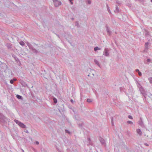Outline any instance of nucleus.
Returning a JSON list of instances; mask_svg holds the SVG:
<instances>
[{"mask_svg": "<svg viewBox=\"0 0 152 152\" xmlns=\"http://www.w3.org/2000/svg\"><path fill=\"white\" fill-rule=\"evenodd\" d=\"M8 120L7 117L5 116L1 113H0V123H4Z\"/></svg>", "mask_w": 152, "mask_h": 152, "instance_id": "f257e3e1", "label": "nucleus"}, {"mask_svg": "<svg viewBox=\"0 0 152 152\" xmlns=\"http://www.w3.org/2000/svg\"><path fill=\"white\" fill-rule=\"evenodd\" d=\"M54 5L56 7H58L61 4V2L57 0H53Z\"/></svg>", "mask_w": 152, "mask_h": 152, "instance_id": "f03ea898", "label": "nucleus"}, {"mask_svg": "<svg viewBox=\"0 0 152 152\" xmlns=\"http://www.w3.org/2000/svg\"><path fill=\"white\" fill-rule=\"evenodd\" d=\"M137 86L139 89V90L140 91L141 93L144 95L145 94V91L142 86L140 83H138V85H137Z\"/></svg>", "mask_w": 152, "mask_h": 152, "instance_id": "7ed1b4c3", "label": "nucleus"}, {"mask_svg": "<svg viewBox=\"0 0 152 152\" xmlns=\"http://www.w3.org/2000/svg\"><path fill=\"white\" fill-rule=\"evenodd\" d=\"M109 50L107 48H105L103 52V55L106 56H109Z\"/></svg>", "mask_w": 152, "mask_h": 152, "instance_id": "20e7f679", "label": "nucleus"}, {"mask_svg": "<svg viewBox=\"0 0 152 152\" xmlns=\"http://www.w3.org/2000/svg\"><path fill=\"white\" fill-rule=\"evenodd\" d=\"M87 145L88 146L90 145L91 146H93V143L89 137H88L87 138Z\"/></svg>", "mask_w": 152, "mask_h": 152, "instance_id": "39448f33", "label": "nucleus"}, {"mask_svg": "<svg viewBox=\"0 0 152 152\" xmlns=\"http://www.w3.org/2000/svg\"><path fill=\"white\" fill-rule=\"evenodd\" d=\"M99 140L102 145H105V141L103 138L100 137H99Z\"/></svg>", "mask_w": 152, "mask_h": 152, "instance_id": "423d86ee", "label": "nucleus"}, {"mask_svg": "<svg viewBox=\"0 0 152 152\" xmlns=\"http://www.w3.org/2000/svg\"><path fill=\"white\" fill-rule=\"evenodd\" d=\"M105 27L106 29V31L107 33V34L109 36L110 35L112 32L110 30L108 26L107 25H106L105 26Z\"/></svg>", "mask_w": 152, "mask_h": 152, "instance_id": "0eeeda50", "label": "nucleus"}, {"mask_svg": "<svg viewBox=\"0 0 152 152\" xmlns=\"http://www.w3.org/2000/svg\"><path fill=\"white\" fill-rule=\"evenodd\" d=\"M12 57L15 58V61H16V62L18 63L21 64L20 60H19L18 58L16 57V56L14 54H13L12 55Z\"/></svg>", "mask_w": 152, "mask_h": 152, "instance_id": "6e6552de", "label": "nucleus"}, {"mask_svg": "<svg viewBox=\"0 0 152 152\" xmlns=\"http://www.w3.org/2000/svg\"><path fill=\"white\" fill-rule=\"evenodd\" d=\"M140 120L139 122V124L142 127H144V125L141 118H140Z\"/></svg>", "mask_w": 152, "mask_h": 152, "instance_id": "1a4fd4ad", "label": "nucleus"}, {"mask_svg": "<svg viewBox=\"0 0 152 152\" xmlns=\"http://www.w3.org/2000/svg\"><path fill=\"white\" fill-rule=\"evenodd\" d=\"M21 84L22 85V86L24 87H26L27 86V85L26 83L23 81H21L20 82Z\"/></svg>", "mask_w": 152, "mask_h": 152, "instance_id": "9d476101", "label": "nucleus"}, {"mask_svg": "<svg viewBox=\"0 0 152 152\" xmlns=\"http://www.w3.org/2000/svg\"><path fill=\"white\" fill-rule=\"evenodd\" d=\"M136 131L137 134L140 136H141L142 134V132L140 129H136Z\"/></svg>", "mask_w": 152, "mask_h": 152, "instance_id": "9b49d317", "label": "nucleus"}, {"mask_svg": "<svg viewBox=\"0 0 152 152\" xmlns=\"http://www.w3.org/2000/svg\"><path fill=\"white\" fill-rule=\"evenodd\" d=\"M7 66L5 64L3 63L2 64V65H1V66L0 67L1 68L5 69L7 68Z\"/></svg>", "mask_w": 152, "mask_h": 152, "instance_id": "f8f14e48", "label": "nucleus"}, {"mask_svg": "<svg viewBox=\"0 0 152 152\" xmlns=\"http://www.w3.org/2000/svg\"><path fill=\"white\" fill-rule=\"evenodd\" d=\"M17 81V79L15 78H13V79L11 80H10V83L12 84H13L14 81Z\"/></svg>", "mask_w": 152, "mask_h": 152, "instance_id": "ddd939ff", "label": "nucleus"}, {"mask_svg": "<svg viewBox=\"0 0 152 152\" xmlns=\"http://www.w3.org/2000/svg\"><path fill=\"white\" fill-rule=\"evenodd\" d=\"M114 12L116 13H118L119 12V9L118 7L116 5L115 10H114Z\"/></svg>", "mask_w": 152, "mask_h": 152, "instance_id": "4468645a", "label": "nucleus"}, {"mask_svg": "<svg viewBox=\"0 0 152 152\" xmlns=\"http://www.w3.org/2000/svg\"><path fill=\"white\" fill-rule=\"evenodd\" d=\"M6 46L8 49H11L12 48V45L10 43H7Z\"/></svg>", "mask_w": 152, "mask_h": 152, "instance_id": "2eb2a0df", "label": "nucleus"}, {"mask_svg": "<svg viewBox=\"0 0 152 152\" xmlns=\"http://www.w3.org/2000/svg\"><path fill=\"white\" fill-rule=\"evenodd\" d=\"M21 127L23 128H26V126L24 125L23 123H22L19 125Z\"/></svg>", "mask_w": 152, "mask_h": 152, "instance_id": "dca6fc26", "label": "nucleus"}, {"mask_svg": "<svg viewBox=\"0 0 152 152\" xmlns=\"http://www.w3.org/2000/svg\"><path fill=\"white\" fill-rule=\"evenodd\" d=\"M149 44V43L148 42H146L145 44V49L147 50L148 49V45Z\"/></svg>", "mask_w": 152, "mask_h": 152, "instance_id": "f3484780", "label": "nucleus"}, {"mask_svg": "<svg viewBox=\"0 0 152 152\" xmlns=\"http://www.w3.org/2000/svg\"><path fill=\"white\" fill-rule=\"evenodd\" d=\"M31 50L34 53H35L36 54L39 53V52L36 50L34 48Z\"/></svg>", "mask_w": 152, "mask_h": 152, "instance_id": "a211bd4d", "label": "nucleus"}, {"mask_svg": "<svg viewBox=\"0 0 152 152\" xmlns=\"http://www.w3.org/2000/svg\"><path fill=\"white\" fill-rule=\"evenodd\" d=\"M16 97L18 99H20L22 100H23V97L19 95H18V94L16 96Z\"/></svg>", "mask_w": 152, "mask_h": 152, "instance_id": "6ab92c4d", "label": "nucleus"}, {"mask_svg": "<svg viewBox=\"0 0 152 152\" xmlns=\"http://www.w3.org/2000/svg\"><path fill=\"white\" fill-rule=\"evenodd\" d=\"M145 34L146 36H148L150 35V33L148 31H147L146 30H145Z\"/></svg>", "mask_w": 152, "mask_h": 152, "instance_id": "aec40b11", "label": "nucleus"}, {"mask_svg": "<svg viewBox=\"0 0 152 152\" xmlns=\"http://www.w3.org/2000/svg\"><path fill=\"white\" fill-rule=\"evenodd\" d=\"M94 61L95 63L96 64H97L99 67H100V65L99 63V62L97 60H94Z\"/></svg>", "mask_w": 152, "mask_h": 152, "instance_id": "412c9836", "label": "nucleus"}, {"mask_svg": "<svg viewBox=\"0 0 152 152\" xmlns=\"http://www.w3.org/2000/svg\"><path fill=\"white\" fill-rule=\"evenodd\" d=\"M14 121L17 124H18L19 125L21 123V122H20L19 121H18V120L15 119L14 120Z\"/></svg>", "mask_w": 152, "mask_h": 152, "instance_id": "4be33fe9", "label": "nucleus"}, {"mask_svg": "<svg viewBox=\"0 0 152 152\" xmlns=\"http://www.w3.org/2000/svg\"><path fill=\"white\" fill-rule=\"evenodd\" d=\"M100 49H100L99 48H98L97 46L96 47L94 48V50L95 51H96L97 50H100Z\"/></svg>", "mask_w": 152, "mask_h": 152, "instance_id": "5701e85b", "label": "nucleus"}, {"mask_svg": "<svg viewBox=\"0 0 152 152\" xmlns=\"http://www.w3.org/2000/svg\"><path fill=\"white\" fill-rule=\"evenodd\" d=\"M53 102L55 104H56L57 102V99L56 98H53Z\"/></svg>", "mask_w": 152, "mask_h": 152, "instance_id": "b1692460", "label": "nucleus"}, {"mask_svg": "<svg viewBox=\"0 0 152 152\" xmlns=\"http://www.w3.org/2000/svg\"><path fill=\"white\" fill-rule=\"evenodd\" d=\"M79 126L80 127H82L84 125V124L83 123H79L78 124Z\"/></svg>", "mask_w": 152, "mask_h": 152, "instance_id": "393cba45", "label": "nucleus"}, {"mask_svg": "<svg viewBox=\"0 0 152 152\" xmlns=\"http://www.w3.org/2000/svg\"><path fill=\"white\" fill-rule=\"evenodd\" d=\"M28 47L31 50H32L34 48V47H33V46L31 44L29 45Z\"/></svg>", "mask_w": 152, "mask_h": 152, "instance_id": "a878e982", "label": "nucleus"}, {"mask_svg": "<svg viewBox=\"0 0 152 152\" xmlns=\"http://www.w3.org/2000/svg\"><path fill=\"white\" fill-rule=\"evenodd\" d=\"M148 80L150 83L152 84V77H149L148 79Z\"/></svg>", "mask_w": 152, "mask_h": 152, "instance_id": "bb28decb", "label": "nucleus"}, {"mask_svg": "<svg viewBox=\"0 0 152 152\" xmlns=\"http://www.w3.org/2000/svg\"><path fill=\"white\" fill-rule=\"evenodd\" d=\"M106 6H107V10L109 12V13H110V11L109 9L108 5L107 4Z\"/></svg>", "mask_w": 152, "mask_h": 152, "instance_id": "cd10ccee", "label": "nucleus"}, {"mask_svg": "<svg viewBox=\"0 0 152 152\" xmlns=\"http://www.w3.org/2000/svg\"><path fill=\"white\" fill-rule=\"evenodd\" d=\"M19 43L22 46H23L25 45L24 42L22 41H20Z\"/></svg>", "mask_w": 152, "mask_h": 152, "instance_id": "c85d7f7f", "label": "nucleus"}, {"mask_svg": "<svg viewBox=\"0 0 152 152\" xmlns=\"http://www.w3.org/2000/svg\"><path fill=\"white\" fill-rule=\"evenodd\" d=\"M127 123L128 124H131L132 125L133 124V123L131 121H128L127 122Z\"/></svg>", "mask_w": 152, "mask_h": 152, "instance_id": "c756f323", "label": "nucleus"}, {"mask_svg": "<svg viewBox=\"0 0 152 152\" xmlns=\"http://www.w3.org/2000/svg\"><path fill=\"white\" fill-rule=\"evenodd\" d=\"M87 101L89 103L91 102H92V100L89 99H88L87 100Z\"/></svg>", "mask_w": 152, "mask_h": 152, "instance_id": "7c9ffc66", "label": "nucleus"}, {"mask_svg": "<svg viewBox=\"0 0 152 152\" xmlns=\"http://www.w3.org/2000/svg\"><path fill=\"white\" fill-rule=\"evenodd\" d=\"M79 25V23L77 21H76L75 23V26H78Z\"/></svg>", "mask_w": 152, "mask_h": 152, "instance_id": "2f4dec72", "label": "nucleus"}, {"mask_svg": "<svg viewBox=\"0 0 152 152\" xmlns=\"http://www.w3.org/2000/svg\"><path fill=\"white\" fill-rule=\"evenodd\" d=\"M65 132L66 133H68L69 134H70V132L69 131H68V130L66 129V130H65Z\"/></svg>", "mask_w": 152, "mask_h": 152, "instance_id": "473e14b6", "label": "nucleus"}, {"mask_svg": "<svg viewBox=\"0 0 152 152\" xmlns=\"http://www.w3.org/2000/svg\"><path fill=\"white\" fill-rule=\"evenodd\" d=\"M88 3V4H90L91 3V1L90 0H87V1Z\"/></svg>", "mask_w": 152, "mask_h": 152, "instance_id": "72a5a7b5", "label": "nucleus"}, {"mask_svg": "<svg viewBox=\"0 0 152 152\" xmlns=\"http://www.w3.org/2000/svg\"><path fill=\"white\" fill-rule=\"evenodd\" d=\"M128 117L130 119H133L132 117L130 115H128Z\"/></svg>", "mask_w": 152, "mask_h": 152, "instance_id": "f704fd0d", "label": "nucleus"}, {"mask_svg": "<svg viewBox=\"0 0 152 152\" xmlns=\"http://www.w3.org/2000/svg\"><path fill=\"white\" fill-rule=\"evenodd\" d=\"M138 74L140 76H141L142 75V73L140 71L138 72Z\"/></svg>", "mask_w": 152, "mask_h": 152, "instance_id": "c9c22d12", "label": "nucleus"}, {"mask_svg": "<svg viewBox=\"0 0 152 152\" xmlns=\"http://www.w3.org/2000/svg\"><path fill=\"white\" fill-rule=\"evenodd\" d=\"M69 0L70 2V3L71 4H73V2L72 1L73 0Z\"/></svg>", "mask_w": 152, "mask_h": 152, "instance_id": "e433bc0d", "label": "nucleus"}, {"mask_svg": "<svg viewBox=\"0 0 152 152\" xmlns=\"http://www.w3.org/2000/svg\"><path fill=\"white\" fill-rule=\"evenodd\" d=\"M111 121H112V125H113V118L112 117L111 118Z\"/></svg>", "mask_w": 152, "mask_h": 152, "instance_id": "4c0bfd02", "label": "nucleus"}, {"mask_svg": "<svg viewBox=\"0 0 152 152\" xmlns=\"http://www.w3.org/2000/svg\"><path fill=\"white\" fill-rule=\"evenodd\" d=\"M147 61L148 62H150L151 61V60L149 59H148L147 60Z\"/></svg>", "mask_w": 152, "mask_h": 152, "instance_id": "58836bf2", "label": "nucleus"}, {"mask_svg": "<svg viewBox=\"0 0 152 152\" xmlns=\"http://www.w3.org/2000/svg\"><path fill=\"white\" fill-rule=\"evenodd\" d=\"M24 132H26V133H29V132H28V130L27 129H26L25 131H24Z\"/></svg>", "mask_w": 152, "mask_h": 152, "instance_id": "ea45409f", "label": "nucleus"}, {"mask_svg": "<svg viewBox=\"0 0 152 152\" xmlns=\"http://www.w3.org/2000/svg\"><path fill=\"white\" fill-rule=\"evenodd\" d=\"M144 145H146V146H148V145H149L147 143H145V144H144Z\"/></svg>", "mask_w": 152, "mask_h": 152, "instance_id": "a19ab883", "label": "nucleus"}, {"mask_svg": "<svg viewBox=\"0 0 152 152\" xmlns=\"http://www.w3.org/2000/svg\"><path fill=\"white\" fill-rule=\"evenodd\" d=\"M139 71H139V70L138 69H136V72H139Z\"/></svg>", "mask_w": 152, "mask_h": 152, "instance_id": "79ce46f5", "label": "nucleus"}, {"mask_svg": "<svg viewBox=\"0 0 152 152\" xmlns=\"http://www.w3.org/2000/svg\"><path fill=\"white\" fill-rule=\"evenodd\" d=\"M3 63L0 61V66H1V65Z\"/></svg>", "mask_w": 152, "mask_h": 152, "instance_id": "37998d69", "label": "nucleus"}, {"mask_svg": "<svg viewBox=\"0 0 152 152\" xmlns=\"http://www.w3.org/2000/svg\"><path fill=\"white\" fill-rule=\"evenodd\" d=\"M70 101L71 102H72V103H73L74 102V101H73V100L72 99H71L70 100Z\"/></svg>", "mask_w": 152, "mask_h": 152, "instance_id": "c03bdc74", "label": "nucleus"}, {"mask_svg": "<svg viewBox=\"0 0 152 152\" xmlns=\"http://www.w3.org/2000/svg\"><path fill=\"white\" fill-rule=\"evenodd\" d=\"M36 144L37 145H38L39 144V142L38 141H36Z\"/></svg>", "mask_w": 152, "mask_h": 152, "instance_id": "a18cd8bd", "label": "nucleus"}, {"mask_svg": "<svg viewBox=\"0 0 152 152\" xmlns=\"http://www.w3.org/2000/svg\"><path fill=\"white\" fill-rule=\"evenodd\" d=\"M30 44H30L28 42L27 44V45L28 46V45H30Z\"/></svg>", "mask_w": 152, "mask_h": 152, "instance_id": "49530a36", "label": "nucleus"}, {"mask_svg": "<svg viewBox=\"0 0 152 152\" xmlns=\"http://www.w3.org/2000/svg\"><path fill=\"white\" fill-rule=\"evenodd\" d=\"M71 20H74V18H71Z\"/></svg>", "mask_w": 152, "mask_h": 152, "instance_id": "de8ad7c7", "label": "nucleus"}, {"mask_svg": "<svg viewBox=\"0 0 152 152\" xmlns=\"http://www.w3.org/2000/svg\"><path fill=\"white\" fill-rule=\"evenodd\" d=\"M69 43H70L71 44V45H72V43H71L70 42Z\"/></svg>", "mask_w": 152, "mask_h": 152, "instance_id": "09e8293b", "label": "nucleus"}, {"mask_svg": "<svg viewBox=\"0 0 152 152\" xmlns=\"http://www.w3.org/2000/svg\"><path fill=\"white\" fill-rule=\"evenodd\" d=\"M58 152H63V151H59Z\"/></svg>", "mask_w": 152, "mask_h": 152, "instance_id": "8fccbe9b", "label": "nucleus"}, {"mask_svg": "<svg viewBox=\"0 0 152 152\" xmlns=\"http://www.w3.org/2000/svg\"><path fill=\"white\" fill-rule=\"evenodd\" d=\"M151 2H152V0H151Z\"/></svg>", "mask_w": 152, "mask_h": 152, "instance_id": "3c124183", "label": "nucleus"}, {"mask_svg": "<svg viewBox=\"0 0 152 152\" xmlns=\"http://www.w3.org/2000/svg\"><path fill=\"white\" fill-rule=\"evenodd\" d=\"M23 152H24L23 150Z\"/></svg>", "mask_w": 152, "mask_h": 152, "instance_id": "603ef678", "label": "nucleus"}, {"mask_svg": "<svg viewBox=\"0 0 152 152\" xmlns=\"http://www.w3.org/2000/svg\"><path fill=\"white\" fill-rule=\"evenodd\" d=\"M89 75H88V76H89Z\"/></svg>", "mask_w": 152, "mask_h": 152, "instance_id": "864d4df0", "label": "nucleus"}]
</instances>
